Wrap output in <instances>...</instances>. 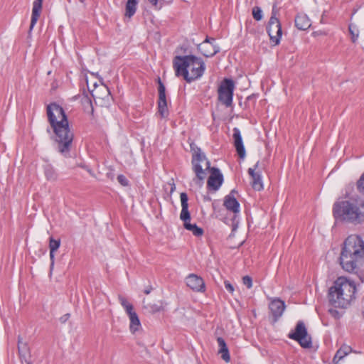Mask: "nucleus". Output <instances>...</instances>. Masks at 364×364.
<instances>
[{"label": "nucleus", "instance_id": "b1692460", "mask_svg": "<svg viewBox=\"0 0 364 364\" xmlns=\"http://www.w3.org/2000/svg\"><path fill=\"white\" fill-rule=\"evenodd\" d=\"M20 336L18 337V350L21 357L25 358L29 353V348L26 342L21 341Z\"/></svg>", "mask_w": 364, "mask_h": 364}, {"label": "nucleus", "instance_id": "412c9836", "mask_svg": "<svg viewBox=\"0 0 364 364\" xmlns=\"http://www.w3.org/2000/svg\"><path fill=\"white\" fill-rule=\"evenodd\" d=\"M138 0H127L125 6L124 16L128 18L132 17L136 11Z\"/></svg>", "mask_w": 364, "mask_h": 364}, {"label": "nucleus", "instance_id": "dca6fc26", "mask_svg": "<svg viewBox=\"0 0 364 364\" xmlns=\"http://www.w3.org/2000/svg\"><path fill=\"white\" fill-rule=\"evenodd\" d=\"M233 142L234 146L239 157L243 159L245 157L246 151L243 144L242 138L241 136L240 131L238 128L235 127L233 129Z\"/></svg>", "mask_w": 364, "mask_h": 364}, {"label": "nucleus", "instance_id": "e433bc0d", "mask_svg": "<svg viewBox=\"0 0 364 364\" xmlns=\"http://www.w3.org/2000/svg\"><path fill=\"white\" fill-rule=\"evenodd\" d=\"M258 166H259V161H257L255 164V165L254 166V168H249L248 173L251 176V178L255 177V176L258 173L257 172H255V170L257 168Z\"/></svg>", "mask_w": 364, "mask_h": 364}, {"label": "nucleus", "instance_id": "4468645a", "mask_svg": "<svg viewBox=\"0 0 364 364\" xmlns=\"http://www.w3.org/2000/svg\"><path fill=\"white\" fill-rule=\"evenodd\" d=\"M285 303L280 299H273L269 304V309L273 317V322H277L285 309Z\"/></svg>", "mask_w": 364, "mask_h": 364}, {"label": "nucleus", "instance_id": "0eeeda50", "mask_svg": "<svg viewBox=\"0 0 364 364\" xmlns=\"http://www.w3.org/2000/svg\"><path fill=\"white\" fill-rule=\"evenodd\" d=\"M181 203V212L180 214V219L183 221V227L186 230L191 231L193 235L196 237H200L203 235V230L198 227L196 223L191 224V214L188 210V198L186 193H181L180 194Z\"/></svg>", "mask_w": 364, "mask_h": 364}, {"label": "nucleus", "instance_id": "2f4dec72", "mask_svg": "<svg viewBox=\"0 0 364 364\" xmlns=\"http://www.w3.org/2000/svg\"><path fill=\"white\" fill-rule=\"evenodd\" d=\"M218 354L221 355V358L226 363H229L230 361V355L229 353L228 348L219 349Z\"/></svg>", "mask_w": 364, "mask_h": 364}, {"label": "nucleus", "instance_id": "f704fd0d", "mask_svg": "<svg viewBox=\"0 0 364 364\" xmlns=\"http://www.w3.org/2000/svg\"><path fill=\"white\" fill-rule=\"evenodd\" d=\"M117 181L123 186H127L129 185V181L122 174H120L117 176Z\"/></svg>", "mask_w": 364, "mask_h": 364}, {"label": "nucleus", "instance_id": "5701e85b", "mask_svg": "<svg viewBox=\"0 0 364 364\" xmlns=\"http://www.w3.org/2000/svg\"><path fill=\"white\" fill-rule=\"evenodd\" d=\"M357 353V351L353 350V348L346 345L343 344L341 347L336 351L337 357H338V360L343 359L344 357L348 355L350 353Z\"/></svg>", "mask_w": 364, "mask_h": 364}, {"label": "nucleus", "instance_id": "a18cd8bd", "mask_svg": "<svg viewBox=\"0 0 364 364\" xmlns=\"http://www.w3.org/2000/svg\"><path fill=\"white\" fill-rule=\"evenodd\" d=\"M168 184L171 186L170 193L171 194L176 190V185L173 180H172V183H169Z\"/></svg>", "mask_w": 364, "mask_h": 364}, {"label": "nucleus", "instance_id": "2eb2a0df", "mask_svg": "<svg viewBox=\"0 0 364 364\" xmlns=\"http://www.w3.org/2000/svg\"><path fill=\"white\" fill-rule=\"evenodd\" d=\"M236 193H237L236 190H232L230 193L225 197L223 203V205L226 209L234 213L240 212V203L235 196Z\"/></svg>", "mask_w": 364, "mask_h": 364}, {"label": "nucleus", "instance_id": "20e7f679", "mask_svg": "<svg viewBox=\"0 0 364 364\" xmlns=\"http://www.w3.org/2000/svg\"><path fill=\"white\" fill-rule=\"evenodd\" d=\"M355 282L345 277H339L328 290V300L336 308H346L355 298Z\"/></svg>", "mask_w": 364, "mask_h": 364}, {"label": "nucleus", "instance_id": "9d476101", "mask_svg": "<svg viewBox=\"0 0 364 364\" xmlns=\"http://www.w3.org/2000/svg\"><path fill=\"white\" fill-rule=\"evenodd\" d=\"M235 85L231 79L225 78L218 87V100L227 107L232 104Z\"/></svg>", "mask_w": 364, "mask_h": 364}, {"label": "nucleus", "instance_id": "49530a36", "mask_svg": "<svg viewBox=\"0 0 364 364\" xmlns=\"http://www.w3.org/2000/svg\"><path fill=\"white\" fill-rule=\"evenodd\" d=\"M341 360H338V357H337V354L336 353L333 358V364H338V362L340 361Z\"/></svg>", "mask_w": 364, "mask_h": 364}, {"label": "nucleus", "instance_id": "58836bf2", "mask_svg": "<svg viewBox=\"0 0 364 364\" xmlns=\"http://www.w3.org/2000/svg\"><path fill=\"white\" fill-rule=\"evenodd\" d=\"M224 284H225V287L226 289V290L230 292V293H233L234 291V287L230 283V282L228 281H225L224 282Z\"/></svg>", "mask_w": 364, "mask_h": 364}, {"label": "nucleus", "instance_id": "473e14b6", "mask_svg": "<svg viewBox=\"0 0 364 364\" xmlns=\"http://www.w3.org/2000/svg\"><path fill=\"white\" fill-rule=\"evenodd\" d=\"M356 187L360 193H364V173L361 175V176L357 181Z\"/></svg>", "mask_w": 364, "mask_h": 364}, {"label": "nucleus", "instance_id": "7c9ffc66", "mask_svg": "<svg viewBox=\"0 0 364 364\" xmlns=\"http://www.w3.org/2000/svg\"><path fill=\"white\" fill-rule=\"evenodd\" d=\"M252 16L257 21H259L262 19L263 14L260 7L255 6L252 9Z\"/></svg>", "mask_w": 364, "mask_h": 364}, {"label": "nucleus", "instance_id": "de8ad7c7", "mask_svg": "<svg viewBox=\"0 0 364 364\" xmlns=\"http://www.w3.org/2000/svg\"><path fill=\"white\" fill-rule=\"evenodd\" d=\"M203 200L205 201H211V198L208 195H206L203 196Z\"/></svg>", "mask_w": 364, "mask_h": 364}, {"label": "nucleus", "instance_id": "4c0bfd02", "mask_svg": "<svg viewBox=\"0 0 364 364\" xmlns=\"http://www.w3.org/2000/svg\"><path fill=\"white\" fill-rule=\"evenodd\" d=\"M217 342L219 346V349L225 348L228 347L225 340L222 337H218L217 338Z\"/></svg>", "mask_w": 364, "mask_h": 364}, {"label": "nucleus", "instance_id": "f8f14e48", "mask_svg": "<svg viewBox=\"0 0 364 364\" xmlns=\"http://www.w3.org/2000/svg\"><path fill=\"white\" fill-rule=\"evenodd\" d=\"M223 183V175L218 168H211V173L207 181L208 190L217 191Z\"/></svg>", "mask_w": 364, "mask_h": 364}, {"label": "nucleus", "instance_id": "bb28decb", "mask_svg": "<svg viewBox=\"0 0 364 364\" xmlns=\"http://www.w3.org/2000/svg\"><path fill=\"white\" fill-rule=\"evenodd\" d=\"M118 299H119V301L120 303V304L124 307V309H125L127 314V313H130V311H133L134 310V307H133V305L132 304H130L127 300V299L122 296V295H119L118 296Z\"/></svg>", "mask_w": 364, "mask_h": 364}, {"label": "nucleus", "instance_id": "f257e3e1", "mask_svg": "<svg viewBox=\"0 0 364 364\" xmlns=\"http://www.w3.org/2000/svg\"><path fill=\"white\" fill-rule=\"evenodd\" d=\"M48 119L55 133L58 151L65 157L70 156L73 141L67 116L63 108L55 102L47 106Z\"/></svg>", "mask_w": 364, "mask_h": 364}, {"label": "nucleus", "instance_id": "8fccbe9b", "mask_svg": "<svg viewBox=\"0 0 364 364\" xmlns=\"http://www.w3.org/2000/svg\"><path fill=\"white\" fill-rule=\"evenodd\" d=\"M82 3H83L85 1V0H80Z\"/></svg>", "mask_w": 364, "mask_h": 364}, {"label": "nucleus", "instance_id": "a211bd4d", "mask_svg": "<svg viewBox=\"0 0 364 364\" xmlns=\"http://www.w3.org/2000/svg\"><path fill=\"white\" fill-rule=\"evenodd\" d=\"M295 26L301 31H306L311 26V21L307 15L299 14L294 19Z\"/></svg>", "mask_w": 364, "mask_h": 364}, {"label": "nucleus", "instance_id": "c85d7f7f", "mask_svg": "<svg viewBox=\"0 0 364 364\" xmlns=\"http://www.w3.org/2000/svg\"><path fill=\"white\" fill-rule=\"evenodd\" d=\"M158 112L161 117H166L168 115L167 102H158Z\"/></svg>", "mask_w": 364, "mask_h": 364}, {"label": "nucleus", "instance_id": "72a5a7b5", "mask_svg": "<svg viewBox=\"0 0 364 364\" xmlns=\"http://www.w3.org/2000/svg\"><path fill=\"white\" fill-rule=\"evenodd\" d=\"M242 283L244 285H245L248 289H250L252 288V278L248 276V275H246V276H244L242 277Z\"/></svg>", "mask_w": 364, "mask_h": 364}, {"label": "nucleus", "instance_id": "c756f323", "mask_svg": "<svg viewBox=\"0 0 364 364\" xmlns=\"http://www.w3.org/2000/svg\"><path fill=\"white\" fill-rule=\"evenodd\" d=\"M60 245V240L59 239L55 240L53 237H50L49 240V248L50 252H55Z\"/></svg>", "mask_w": 364, "mask_h": 364}, {"label": "nucleus", "instance_id": "c9c22d12", "mask_svg": "<svg viewBox=\"0 0 364 364\" xmlns=\"http://www.w3.org/2000/svg\"><path fill=\"white\" fill-rule=\"evenodd\" d=\"M157 82H158V85H159L158 93L166 92L165 85L162 82V81H161V78L159 77L157 78Z\"/></svg>", "mask_w": 364, "mask_h": 364}, {"label": "nucleus", "instance_id": "cd10ccee", "mask_svg": "<svg viewBox=\"0 0 364 364\" xmlns=\"http://www.w3.org/2000/svg\"><path fill=\"white\" fill-rule=\"evenodd\" d=\"M143 305H144V308L146 309L149 310V311L151 314H154V313H156V312H159L161 310L162 307L160 305H158V304H146V301L144 300L143 301Z\"/></svg>", "mask_w": 364, "mask_h": 364}, {"label": "nucleus", "instance_id": "4be33fe9", "mask_svg": "<svg viewBox=\"0 0 364 364\" xmlns=\"http://www.w3.org/2000/svg\"><path fill=\"white\" fill-rule=\"evenodd\" d=\"M84 111L94 118V107L91 99L85 96L82 99Z\"/></svg>", "mask_w": 364, "mask_h": 364}, {"label": "nucleus", "instance_id": "aec40b11", "mask_svg": "<svg viewBox=\"0 0 364 364\" xmlns=\"http://www.w3.org/2000/svg\"><path fill=\"white\" fill-rule=\"evenodd\" d=\"M43 171L48 181H55L58 179V173L51 164L46 163L43 166Z\"/></svg>", "mask_w": 364, "mask_h": 364}, {"label": "nucleus", "instance_id": "393cba45", "mask_svg": "<svg viewBox=\"0 0 364 364\" xmlns=\"http://www.w3.org/2000/svg\"><path fill=\"white\" fill-rule=\"evenodd\" d=\"M252 187L254 190L259 191L263 189V183L262 181L261 174L257 173L255 177H252Z\"/></svg>", "mask_w": 364, "mask_h": 364}, {"label": "nucleus", "instance_id": "37998d69", "mask_svg": "<svg viewBox=\"0 0 364 364\" xmlns=\"http://www.w3.org/2000/svg\"><path fill=\"white\" fill-rule=\"evenodd\" d=\"M50 269H52L54 265V259H55V252H50Z\"/></svg>", "mask_w": 364, "mask_h": 364}, {"label": "nucleus", "instance_id": "6ab92c4d", "mask_svg": "<svg viewBox=\"0 0 364 364\" xmlns=\"http://www.w3.org/2000/svg\"><path fill=\"white\" fill-rule=\"evenodd\" d=\"M127 314L130 320V331L132 333H134L136 331L139 330V327L141 326V323L139 316L134 310L130 311V313H127Z\"/></svg>", "mask_w": 364, "mask_h": 364}, {"label": "nucleus", "instance_id": "423d86ee", "mask_svg": "<svg viewBox=\"0 0 364 364\" xmlns=\"http://www.w3.org/2000/svg\"><path fill=\"white\" fill-rule=\"evenodd\" d=\"M191 152L192 153L191 164L193 172L196 174L195 182L201 186L207 175L206 171L211 173L210 162L205 154L201 151L193 142L190 144Z\"/></svg>", "mask_w": 364, "mask_h": 364}, {"label": "nucleus", "instance_id": "39448f33", "mask_svg": "<svg viewBox=\"0 0 364 364\" xmlns=\"http://www.w3.org/2000/svg\"><path fill=\"white\" fill-rule=\"evenodd\" d=\"M333 215L337 221L354 224L364 223V213L357 204L349 200L336 201L333 206Z\"/></svg>", "mask_w": 364, "mask_h": 364}, {"label": "nucleus", "instance_id": "ddd939ff", "mask_svg": "<svg viewBox=\"0 0 364 364\" xmlns=\"http://www.w3.org/2000/svg\"><path fill=\"white\" fill-rule=\"evenodd\" d=\"M186 282L187 286L194 291L204 292L205 291V285L203 278L197 274H190L186 277Z\"/></svg>", "mask_w": 364, "mask_h": 364}, {"label": "nucleus", "instance_id": "f03ea898", "mask_svg": "<svg viewBox=\"0 0 364 364\" xmlns=\"http://www.w3.org/2000/svg\"><path fill=\"white\" fill-rule=\"evenodd\" d=\"M339 262L345 272L356 274L364 282V271L361 270L364 264V241L361 237L352 235L345 240Z\"/></svg>", "mask_w": 364, "mask_h": 364}, {"label": "nucleus", "instance_id": "6e6552de", "mask_svg": "<svg viewBox=\"0 0 364 364\" xmlns=\"http://www.w3.org/2000/svg\"><path fill=\"white\" fill-rule=\"evenodd\" d=\"M279 9L276 4L272 6L271 17L267 26V32L269 36L270 41L274 46L279 45L282 36V25L278 18Z\"/></svg>", "mask_w": 364, "mask_h": 364}, {"label": "nucleus", "instance_id": "79ce46f5", "mask_svg": "<svg viewBox=\"0 0 364 364\" xmlns=\"http://www.w3.org/2000/svg\"><path fill=\"white\" fill-rule=\"evenodd\" d=\"M70 316V314H65L60 318V321L62 323H65L69 319Z\"/></svg>", "mask_w": 364, "mask_h": 364}, {"label": "nucleus", "instance_id": "ea45409f", "mask_svg": "<svg viewBox=\"0 0 364 364\" xmlns=\"http://www.w3.org/2000/svg\"><path fill=\"white\" fill-rule=\"evenodd\" d=\"M149 2L154 6L156 9L159 10L161 8V4H159V0H148Z\"/></svg>", "mask_w": 364, "mask_h": 364}, {"label": "nucleus", "instance_id": "1a4fd4ad", "mask_svg": "<svg viewBox=\"0 0 364 364\" xmlns=\"http://www.w3.org/2000/svg\"><path fill=\"white\" fill-rule=\"evenodd\" d=\"M288 337L297 341L304 348H311L312 346L311 337L308 334L305 324L301 321L297 322L294 331L290 332Z\"/></svg>", "mask_w": 364, "mask_h": 364}, {"label": "nucleus", "instance_id": "f3484780", "mask_svg": "<svg viewBox=\"0 0 364 364\" xmlns=\"http://www.w3.org/2000/svg\"><path fill=\"white\" fill-rule=\"evenodd\" d=\"M43 1V0H35L33 3L31 20L28 31L29 33L31 32L41 15Z\"/></svg>", "mask_w": 364, "mask_h": 364}, {"label": "nucleus", "instance_id": "09e8293b", "mask_svg": "<svg viewBox=\"0 0 364 364\" xmlns=\"http://www.w3.org/2000/svg\"><path fill=\"white\" fill-rule=\"evenodd\" d=\"M91 95H92V96L93 97H95V95H94V94H93L92 92L91 93Z\"/></svg>", "mask_w": 364, "mask_h": 364}, {"label": "nucleus", "instance_id": "7ed1b4c3", "mask_svg": "<svg viewBox=\"0 0 364 364\" xmlns=\"http://www.w3.org/2000/svg\"><path fill=\"white\" fill-rule=\"evenodd\" d=\"M176 76H183L187 82L200 78L204 73L205 65L203 60L193 55H176L173 60Z\"/></svg>", "mask_w": 364, "mask_h": 364}, {"label": "nucleus", "instance_id": "c03bdc74", "mask_svg": "<svg viewBox=\"0 0 364 364\" xmlns=\"http://www.w3.org/2000/svg\"><path fill=\"white\" fill-rule=\"evenodd\" d=\"M153 290V287L151 286H148L146 287L144 290V293L145 294H149L150 292Z\"/></svg>", "mask_w": 364, "mask_h": 364}, {"label": "nucleus", "instance_id": "a19ab883", "mask_svg": "<svg viewBox=\"0 0 364 364\" xmlns=\"http://www.w3.org/2000/svg\"><path fill=\"white\" fill-rule=\"evenodd\" d=\"M158 102H167L166 92L159 93Z\"/></svg>", "mask_w": 364, "mask_h": 364}, {"label": "nucleus", "instance_id": "a878e982", "mask_svg": "<svg viewBox=\"0 0 364 364\" xmlns=\"http://www.w3.org/2000/svg\"><path fill=\"white\" fill-rule=\"evenodd\" d=\"M348 31L351 36V41L355 43L359 36V30L357 26L353 23H350L348 26Z\"/></svg>", "mask_w": 364, "mask_h": 364}, {"label": "nucleus", "instance_id": "9b49d317", "mask_svg": "<svg viewBox=\"0 0 364 364\" xmlns=\"http://www.w3.org/2000/svg\"><path fill=\"white\" fill-rule=\"evenodd\" d=\"M215 38L207 37L202 43L198 45V49L205 57H213L220 52V47L215 45Z\"/></svg>", "mask_w": 364, "mask_h": 364}]
</instances>
